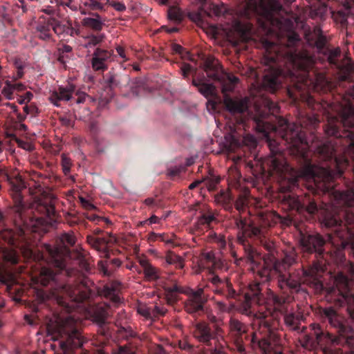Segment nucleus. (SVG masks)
I'll use <instances>...</instances> for the list:
<instances>
[{"label": "nucleus", "instance_id": "052dcab7", "mask_svg": "<svg viewBox=\"0 0 354 354\" xmlns=\"http://www.w3.org/2000/svg\"><path fill=\"white\" fill-rule=\"evenodd\" d=\"M81 203L82 205L88 209H92L95 208V206L91 204L88 201L86 200L84 198H80Z\"/></svg>", "mask_w": 354, "mask_h": 354}, {"label": "nucleus", "instance_id": "9d476101", "mask_svg": "<svg viewBox=\"0 0 354 354\" xmlns=\"http://www.w3.org/2000/svg\"><path fill=\"white\" fill-rule=\"evenodd\" d=\"M323 315L329 324L337 330L339 336L334 342L337 344H342L348 347L350 352L354 354V330L346 326L344 318L339 315L333 308H326L323 310Z\"/></svg>", "mask_w": 354, "mask_h": 354}, {"label": "nucleus", "instance_id": "20e7f679", "mask_svg": "<svg viewBox=\"0 0 354 354\" xmlns=\"http://www.w3.org/2000/svg\"><path fill=\"white\" fill-rule=\"evenodd\" d=\"M275 212L263 214L259 223L248 222L242 218H236L235 223L239 230L238 242L243 246L248 262L252 269L260 276L263 269V260L266 256L275 255L276 246L267 237L268 228L274 226L281 220Z\"/></svg>", "mask_w": 354, "mask_h": 354}, {"label": "nucleus", "instance_id": "6e6552de", "mask_svg": "<svg viewBox=\"0 0 354 354\" xmlns=\"http://www.w3.org/2000/svg\"><path fill=\"white\" fill-rule=\"evenodd\" d=\"M310 6V18L317 21H323L327 17L329 8L331 17L342 28H346L348 18L354 12V0H344L336 9L327 5L325 0H306Z\"/></svg>", "mask_w": 354, "mask_h": 354}, {"label": "nucleus", "instance_id": "680f3d73", "mask_svg": "<svg viewBox=\"0 0 354 354\" xmlns=\"http://www.w3.org/2000/svg\"><path fill=\"white\" fill-rule=\"evenodd\" d=\"M190 18L194 20L196 22H202V13L198 12L196 14H190L189 15Z\"/></svg>", "mask_w": 354, "mask_h": 354}, {"label": "nucleus", "instance_id": "f8f14e48", "mask_svg": "<svg viewBox=\"0 0 354 354\" xmlns=\"http://www.w3.org/2000/svg\"><path fill=\"white\" fill-rule=\"evenodd\" d=\"M197 272H201L204 270H207L208 275L207 280L213 285L217 286L222 283V280L218 275L214 274V270H222L224 268V262L219 258L215 257L212 252L202 254L199 260L197 261Z\"/></svg>", "mask_w": 354, "mask_h": 354}, {"label": "nucleus", "instance_id": "ddd939ff", "mask_svg": "<svg viewBox=\"0 0 354 354\" xmlns=\"http://www.w3.org/2000/svg\"><path fill=\"white\" fill-rule=\"evenodd\" d=\"M77 97L75 102L77 104L84 103L86 98L88 97L84 92L77 91L75 92V86L73 84H68L66 87L60 86L57 91H53L49 97V100L56 106H59L60 101H68L73 99V94Z\"/></svg>", "mask_w": 354, "mask_h": 354}, {"label": "nucleus", "instance_id": "774afa93", "mask_svg": "<svg viewBox=\"0 0 354 354\" xmlns=\"http://www.w3.org/2000/svg\"><path fill=\"white\" fill-rule=\"evenodd\" d=\"M158 236H162L160 234H156L155 232H151L149 234V240L151 241H155L157 239H158Z\"/></svg>", "mask_w": 354, "mask_h": 354}, {"label": "nucleus", "instance_id": "de8ad7c7", "mask_svg": "<svg viewBox=\"0 0 354 354\" xmlns=\"http://www.w3.org/2000/svg\"><path fill=\"white\" fill-rule=\"evenodd\" d=\"M5 260L11 265H16L19 261V258L15 252H6L4 255Z\"/></svg>", "mask_w": 354, "mask_h": 354}, {"label": "nucleus", "instance_id": "bb28decb", "mask_svg": "<svg viewBox=\"0 0 354 354\" xmlns=\"http://www.w3.org/2000/svg\"><path fill=\"white\" fill-rule=\"evenodd\" d=\"M34 97V93L32 91H25L24 87V113L26 115H30L31 118H34L38 113V109L34 102H31V100Z\"/></svg>", "mask_w": 354, "mask_h": 354}, {"label": "nucleus", "instance_id": "f257e3e1", "mask_svg": "<svg viewBox=\"0 0 354 354\" xmlns=\"http://www.w3.org/2000/svg\"><path fill=\"white\" fill-rule=\"evenodd\" d=\"M24 175V192L26 190L32 198V202L29 208L37 212L40 216H35L30 224H28L24 215V263L27 257H32L34 264L30 265L32 270H26L24 265V274H28V280L24 278V288H26L25 281H31L34 284L46 286L50 281L56 280V275L61 273L72 279L77 274V270L67 267V261L71 258V250L68 248L73 246L76 242V237L73 231L64 232L59 236L61 245L52 246L44 244L41 251L37 254L26 247L25 230L30 226L32 231L37 232L44 225V216L53 217L55 216V198L46 194L43 192L39 183L32 181L26 183Z\"/></svg>", "mask_w": 354, "mask_h": 354}, {"label": "nucleus", "instance_id": "f704fd0d", "mask_svg": "<svg viewBox=\"0 0 354 354\" xmlns=\"http://www.w3.org/2000/svg\"><path fill=\"white\" fill-rule=\"evenodd\" d=\"M337 68L340 70L345 76H349L354 73V62L349 57H345Z\"/></svg>", "mask_w": 354, "mask_h": 354}, {"label": "nucleus", "instance_id": "aec40b11", "mask_svg": "<svg viewBox=\"0 0 354 354\" xmlns=\"http://www.w3.org/2000/svg\"><path fill=\"white\" fill-rule=\"evenodd\" d=\"M105 78L106 83L111 89L121 88L127 86L130 84V77L124 73L109 71L106 73Z\"/></svg>", "mask_w": 354, "mask_h": 354}, {"label": "nucleus", "instance_id": "69168bd1", "mask_svg": "<svg viewBox=\"0 0 354 354\" xmlns=\"http://www.w3.org/2000/svg\"><path fill=\"white\" fill-rule=\"evenodd\" d=\"M62 53H68L72 51V47L69 45H64L62 48L59 49Z\"/></svg>", "mask_w": 354, "mask_h": 354}, {"label": "nucleus", "instance_id": "49530a36", "mask_svg": "<svg viewBox=\"0 0 354 354\" xmlns=\"http://www.w3.org/2000/svg\"><path fill=\"white\" fill-rule=\"evenodd\" d=\"M85 5L93 10H102L104 8L103 4L98 0H88L86 1Z\"/></svg>", "mask_w": 354, "mask_h": 354}, {"label": "nucleus", "instance_id": "09e8293b", "mask_svg": "<svg viewBox=\"0 0 354 354\" xmlns=\"http://www.w3.org/2000/svg\"><path fill=\"white\" fill-rule=\"evenodd\" d=\"M183 169L184 167L183 166H175L174 167H170L167 169V175L171 178H172L176 176H178Z\"/></svg>", "mask_w": 354, "mask_h": 354}, {"label": "nucleus", "instance_id": "bf43d9fd", "mask_svg": "<svg viewBox=\"0 0 354 354\" xmlns=\"http://www.w3.org/2000/svg\"><path fill=\"white\" fill-rule=\"evenodd\" d=\"M160 218L156 215H152L149 218L144 221V223H148V225H151L153 223H159Z\"/></svg>", "mask_w": 354, "mask_h": 354}, {"label": "nucleus", "instance_id": "1a4fd4ad", "mask_svg": "<svg viewBox=\"0 0 354 354\" xmlns=\"http://www.w3.org/2000/svg\"><path fill=\"white\" fill-rule=\"evenodd\" d=\"M58 335L61 337L60 347L64 354H72L74 348H80L84 338L77 326V321L71 316L65 318L58 325Z\"/></svg>", "mask_w": 354, "mask_h": 354}, {"label": "nucleus", "instance_id": "7ed1b4c3", "mask_svg": "<svg viewBox=\"0 0 354 354\" xmlns=\"http://www.w3.org/2000/svg\"><path fill=\"white\" fill-rule=\"evenodd\" d=\"M300 243L303 257L314 255L313 263L307 269L303 268L304 282L313 283L315 288H325L324 281L328 280V288H351L354 285V265L346 263L337 271H329L325 275V262L328 253L326 240L319 234H301Z\"/></svg>", "mask_w": 354, "mask_h": 354}, {"label": "nucleus", "instance_id": "58836bf2", "mask_svg": "<svg viewBox=\"0 0 354 354\" xmlns=\"http://www.w3.org/2000/svg\"><path fill=\"white\" fill-rule=\"evenodd\" d=\"M169 19L180 23L183 19V14L181 10L177 7H171L168 10Z\"/></svg>", "mask_w": 354, "mask_h": 354}, {"label": "nucleus", "instance_id": "e433bc0d", "mask_svg": "<svg viewBox=\"0 0 354 354\" xmlns=\"http://www.w3.org/2000/svg\"><path fill=\"white\" fill-rule=\"evenodd\" d=\"M267 290L269 293L270 299H272V301L275 306V308H280L283 304L290 301L291 298L290 296L278 295L272 292L271 289H267Z\"/></svg>", "mask_w": 354, "mask_h": 354}, {"label": "nucleus", "instance_id": "dca6fc26", "mask_svg": "<svg viewBox=\"0 0 354 354\" xmlns=\"http://www.w3.org/2000/svg\"><path fill=\"white\" fill-rule=\"evenodd\" d=\"M112 50L96 48L92 54V69L98 73H103L108 69L109 63L112 60Z\"/></svg>", "mask_w": 354, "mask_h": 354}, {"label": "nucleus", "instance_id": "a878e982", "mask_svg": "<svg viewBox=\"0 0 354 354\" xmlns=\"http://www.w3.org/2000/svg\"><path fill=\"white\" fill-rule=\"evenodd\" d=\"M91 17H84L82 20V26L94 32H100L104 25L102 17L97 13H91Z\"/></svg>", "mask_w": 354, "mask_h": 354}, {"label": "nucleus", "instance_id": "c9c22d12", "mask_svg": "<svg viewBox=\"0 0 354 354\" xmlns=\"http://www.w3.org/2000/svg\"><path fill=\"white\" fill-rule=\"evenodd\" d=\"M129 89L135 95H138L140 91L145 90V82L142 78L137 77L133 80H130Z\"/></svg>", "mask_w": 354, "mask_h": 354}, {"label": "nucleus", "instance_id": "2f4dec72", "mask_svg": "<svg viewBox=\"0 0 354 354\" xmlns=\"http://www.w3.org/2000/svg\"><path fill=\"white\" fill-rule=\"evenodd\" d=\"M192 84L198 88V91L205 97L214 95V86L211 84L202 82L201 80H193Z\"/></svg>", "mask_w": 354, "mask_h": 354}, {"label": "nucleus", "instance_id": "6e6d98bb", "mask_svg": "<svg viewBox=\"0 0 354 354\" xmlns=\"http://www.w3.org/2000/svg\"><path fill=\"white\" fill-rule=\"evenodd\" d=\"M117 11L122 12L126 10V6L121 2L113 1L110 3Z\"/></svg>", "mask_w": 354, "mask_h": 354}, {"label": "nucleus", "instance_id": "72a5a7b5", "mask_svg": "<svg viewBox=\"0 0 354 354\" xmlns=\"http://www.w3.org/2000/svg\"><path fill=\"white\" fill-rule=\"evenodd\" d=\"M165 261L168 264L176 265V267L178 269H183L184 268V260L183 259L176 254L172 251H168L165 255Z\"/></svg>", "mask_w": 354, "mask_h": 354}, {"label": "nucleus", "instance_id": "3c124183", "mask_svg": "<svg viewBox=\"0 0 354 354\" xmlns=\"http://www.w3.org/2000/svg\"><path fill=\"white\" fill-rule=\"evenodd\" d=\"M179 348L181 350L187 351L188 353H192L194 350V346L186 341H180L178 342Z\"/></svg>", "mask_w": 354, "mask_h": 354}, {"label": "nucleus", "instance_id": "0e129e2a", "mask_svg": "<svg viewBox=\"0 0 354 354\" xmlns=\"http://www.w3.org/2000/svg\"><path fill=\"white\" fill-rule=\"evenodd\" d=\"M15 66L17 69V75L19 77H22V64L18 61L15 62Z\"/></svg>", "mask_w": 354, "mask_h": 354}, {"label": "nucleus", "instance_id": "a19ab883", "mask_svg": "<svg viewBox=\"0 0 354 354\" xmlns=\"http://www.w3.org/2000/svg\"><path fill=\"white\" fill-rule=\"evenodd\" d=\"M104 39V34L92 35L88 37L87 47L95 46L100 44Z\"/></svg>", "mask_w": 354, "mask_h": 354}, {"label": "nucleus", "instance_id": "7c9ffc66", "mask_svg": "<svg viewBox=\"0 0 354 354\" xmlns=\"http://www.w3.org/2000/svg\"><path fill=\"white\" fill-rule=\"evenodd\" d=\"M12 196L15 203V211L19 216H22V189L19 185H13Z\"/></svg>", "mask_w": 354, "mask_h": 354}, {"label": "nucleus", "instance_id": "603ef678", "mask_svg": "<svg viewBox=\"0 0 354 354\" xmlns=\"http://www.w3.org/2000/svg\"><path fill=\"white\" fill-rule=\"evenodd\" d=\"M313 327L314 330V335H315L317 340L319 342L325 333L322 330L319 324H313Z\"/></svg>", "mask_w": 354, "mask_h": 354}, {"label": "nucleus", "instance_id": "412c9836", "mask_svg": "<svg viewBox=\"0 0 354 354\" xmlns=\"http://www.w3.org/2000/svg\"><path fill=\"white\" fill-rule=\"evenodd\" d=\"M22 122L19 120L15 122L12 126L8 128L6 131V142H8L10 147L14 143H17L19 148H22ZM12 149V148H10Z\"/></svg>", "mask_w": 354, "mask_h": 354}, {"label": "nucleus", "instance_id": "6ab92c4d", "mask_svg": "<svg viewBox=\"0 0 354 354\" xmlns=\"http://www.w3.org/2000/svg\"><path fill=\"white\" fill-rule=\"evenodd\" d=\"M306 39L309 45L315 47L322 53L328 47L326 46L327 39L320 27L315 26L312 32L306 34Z\"/></svg>", "mask_w": 354, "mask_h": 354}, {"label": "nucleus", "instance_id": "4c0bfd02", "mask_svg": "<svg viewBox=\"0 0 354 354\" xmlns=\"http://www.w3.org/2000/svg\"><path fill=\"white\" fill-rule=\"evenodd\" d=\"M65 221L71 227L75 225L85 226L86 223L81 216L72 213H68L66 215Z\"/></svg>", "mask_w": 354, "mask_h": 354}, {"label": "nucleus", "instance_id": "a211bd4d", "mask_svg": "<svg viewBox=\"0 0 354 354\" xmlns=\"http://www.w3.org/2000/svg\"><path fill=\"white\" fill-rule=\"evenodd\" d=\"M328 293L335 292L337 290L339 295L337 298V304L340 306H346L347 311L351 318L354 321V294L351 293V289H343L345 290L342 292V289H326Z\"/></svg>", "mask_w": 354, "mask_h": 354}, {"label": "nucleus", "instance_id": "473e14b6", "mask_svg": "<svg viewBox=\"0 0 354 354\" xmlns=\"http://www.w3.org/2000/svg\"><path fill=\"white\" fill-rule=\"evenodd\" d=\"M340 50L339 48H326L322 53L326 57V59L328 63L335 66V67H338L340 63L338 62V57L340 56Z\"/></svg>", "mask_w": 354, "mask_h": 354}, {"label": "nucleus", "instance_id": "5fc2aeb1", "mask_svg": "<svg viewBox=\"0 0 354 354\" xmlns=\"http://www.w3.org/2000/svg\"><path fill=\"white\" fill-rule=\"evenodd\" d=\"M80 283L82 285V288H90L92 282L86 277L80 276Z\"/></svg>", "mask_w": 354, "mask_h": 354}, {"label": "nucleus", "instance_id": "e2e57ef3", "mask_svg": "<svg viewBox=\"0 0 354 354\" xmlns=\"http://www.w3.org/2000/svg\"><path fill=\"white\" fill-rule=\"evenodd\" d=\"M118 354H134V353L127 347L120 346Z\"/></svg>", "mask_w": 354, "mask_h": 354}, {"label": "nucleus", "instance_id": "f03ea898", "mask_svg": "<svg viewBox=\"0 0 354 354\" xmlns=\"http://www.w3.org/2000/svg\"><path fill=\"white\" fill-rule=\"evenodd\" d=\"M300 40L297 33H292L287 44H278L268 38L261 39L264 53L260 72L263 73L262 86L267 91L275 93L286 78L305 82L315 61L306 50H298L295 45Z\"/></svg>", "mask_w": 354, "mask_h": 354}, {"label": "nucleus", "instance_id": "8fccbe9b", "mask_svg": "<svg viewBox=\"0 0 354 354\" xmlns=\"http://www.w3.org/2000/svg\"><path fill=\"white\" fill-rule=\"evenodd\" d=\"M171 50L173 53L179 54L182 57H184L185 54L187 55V56L189 55L188 52L185 51L183 46L178 44H173L171 45Z\"/></svg>", "mask_w": 354, "mask_h": 354}, {"label": "nucleus", "instance_id": "864d4df0", "mask_svg": "<svg viewBox=\"0 0 354 354\" xmlns=\"http://www.w3.org/2000/svg\"><path fill=\"white\" fill-rule=\"evenodd\" d=\"M182 75L185 78L187 77L189 73L192 71V67L189 64H184L180 68Z\"/></svg>", "mask_w": 354, "mask_h": 354}, {"label": "nucleus", "instance_id": "4468645a", "mask_svg": "<svg viewBox=\"0 0 354 354\" xmlns=\"http://www.w3.org/2000/svg\"><path fill=\"white\" fill-rule=\"evenodd\" d=\"M167 290L165 292L166 299L169 304H172L175 300L176 297L174 296V293L176 292H184L190 293L192 307L194 311H198L203 310V306L207 301V298L204 295V289H164Z\"/></svg>", "mask_w": 354, "mask_h": 354}, {"label": "nucleus", "instance_id": "0eeeda50", "mask_svg": "<svg viewBox=\"0 0 354 354\" xmlns=\"http://www.w3.org/2000/svg\"><path fill=\"white\" fill-rule=\"evenodd\" d=\"M258 329L252 332L251 337L245 335L252 348H259L263 354H281L279 339L277 334V326L267 313H261L255 321Z\"/></svg>", "mask_w": 354, "mask_h": 354}, {"label": "nucleus", "instance_id": "423d86ee", "mask_svg": "<svg viewBox=\"0 0 354 354\" xmlns=\"http://www.w3.org/2000/svg\"><path fill=\"white\" fill-rule=\"evenodd\" d=\"M263 260V269L260 271V277L262 282L270 280L272 273L279 274V288H301V284H306L310 288H315L313 283L304 282L303 275L298 279H292L290 274H282L292 265L297 263L298 256L294 248H289L283 251V257L279 260L275 255L266 256Z\"/></svg>", "mask_w": 354, "mask_h": 354}, {"label": "nucleus", "instance_id": "a18cd8bd", "mask_svg": "<svg viewBox=\"0 0 354 354\" xmlns=\"http://www.w3.org/2000/svg\"><path fill=\"white\" fill-rule=\"evenodd\" d=\"M248 198L245 195H240L239 198L236 199L235 202V207L239 211L241 212L243 210L244 207L247 204Z\"/></svg>", "mask_w": 354, "mask_h": 354}, {"label": "nucleus", "instance_id": "c03bdc74", "mask_svg": "<svg viewBox=\"0 0 354 354\" xmlns=\"http://www.w3.org/2000/svg\"><path fill=\"white\" fill-rule=\"evenodd\" d=\"M285 323L287 326L296 330L298 328L299 322L293 314L286 315L284 317Z\"/></svg>", "mask_w": 354, "mask_h": 354}, {"label": "nucleus", "instance_id": "79ce46f5", "mask_svg": "<svg viewBox=\"0 0 354 354\" xmlns=\"http://www.w3.org/2000/svg\"><path fill=\"white\" fill-rule=\"evenodd\" d=\"M61 165L64 175H68L71 171L72 162L71 160L66 154L63 153L62 155Z\"/></svg>", "mask_w": 354, "mask_h": 354}, {"label": "nucleus", "instance_id": "c85d7f7f", "mask_svg": "<svg viewBox=\"0 0 354 354\" xmlns=\"http://www.w3.org/2000/svg\"><path fill=\"white\" fill-rule=\"evenodd\" d=\"M214 200L218 205H220L227 211H231L233 208V199L228 192L221 190L218 194L215 195Z\"/></svg>", "mask_w": 354, "mask_h": 354}, {"label": "nucleus", "instance_id": "4d7b16f0", "mask_svg": "<svg viewBox=\"0 0 354 354\" xmlns=\"http://www.w3.org/2000/svg\"><path fill=\"white\" fill-rule=\"evenodd\" d=\"M115 50H116V52L118 53V54L120 55V57L123 59L124 62H126L128 60V58L127 57L126 54H125V50L122 46H118L116 47Z\"/></svg>", "mask_w": 354, "mask_h": 354}, {"label": "nucleus", "instance_id": "13d9d810", "mask_svg": "<svg viewBox=\"0 0 354 354\" xmlns=\"http://www.w3.org/2000/svg\"><path fill=\"white\" fill-rule=\"evenodd\" d=\"M151 354H167V353L162 346L156 345L153 348Z\"/></svg>", "mask_w": 354, "mask_h": 354}, {"label": "nucleus", "instance_id": "9b49d317", "mask_svg": "<svg viewBox=\"0 0 354 354\" xmlns=\"http://www.w3.org/2000/svg\"><path fill=\"white\" fill-rule=\"evenodd\" d=\"M28 28L31 30L35 29L37 37L46 41L52 39L53 32L59 35L64 31V28L57 19L44 15L40 16L37 20L32 18L28 23Z\"/></svg>", "mask_w": 354, "mask_h": 354}, {"label": "nucleus", "instance_id": "c756f323", "mask_svg": "<svg viewBox=\"0 0 354 354\" xmlns=\"http://www.w3.org/2000/svg\"><path fill=\"white\" fill-rule=\"evenodd\" d=\"M138 313L145 317L147 319H151L153 317H158V315H164L165 310L160 309L158 306H155L153 309L149 307H147L144 305H140L137 309Z\"/></svg>", "mask_w": 354, "mask_h": 354}, {"label": "nucleus", "instance_id": "39448f33", "mask_svg": "<svg viewBox=\"0 0 354 354\" xmlns=\"http://www.w3.org/2000/svg\"><path fill=\"white\" fill-rule=\"evenodd\" d=\"M39 303L55 301L66 311L71 313L76 308L88 310L95 297L104 295L114 306L119 305L121 297L115 292L117 289H34Z\"/></svg>", "mask_w": 354, "mask_h": 354}, {"label": "nucleus", "instance_id": "ea45409f", "mask_svg": "<svg viewBox=\"0 0 354 354\" xmlns=\"http://www.w3.org/2000/svg\"><path fill=\"white\" fill-rule=\"evenodd\" d=\"M4 292L7 293L8 296L17 304H21L22 301V294L21 290L22 289H3Z\"/></svg>", "mask_w": 354, "mask_h": 354}, {"label": "nucleus", "instance_id": "b1692460", "mask_svg": "<svg viewBox=\"0 0 354 354\" xmlns=\"http://www.w3.org/2000/svg\"><path fill=\"white\" fill-rule=\"evenodd\" d=\"M216 212L208 209L207 212H203L197 218L194 225L197 230H202L203 227L211 228L213 223H217Z\"/></svg>", "mask_w": 354, "mask_h": 354}, {"label": "nucleus", "instance_id": "338daca9", "mask_svg": "<svg viewBox=\"0 0 354 354\" xmlns=\"http://www.w3.org/2000/svg\"><path fill=\"white\" fill-rule=\"evenodd\" d=\"M144 203L148 206H153L155 205V200L153 198H147L145 200Z\"/></svg>", "mask_w": 354, "mask_h": 354}, {"label": "nucleus", "instance_id": "37998d69", "mask_svg": "<svg viewBox=\"0 0 354 354\" xmlns=\"http://www.w3.org/2000/svg\"><path fill=\"white\" fill-rule=\"evenodd\" d=\"M205 185L208 191L213 192L216 189L217 185L220 183V178L213 176L205 179Z\"/></svg>", "mask_w": 354, "mask_h": 354}, {"label": "nucleus", "instance_id": "f3484780", "mask_svg": "<svg viewBox=\"0 0 354 354\" xmlns=\"http://www.w3.org/2000/svg\"><path fill=\"white\" fill-rule=\"evenodd\" d=\"M230 328L235 336L233 349L237 351L240 354H247L243 335L247 333L248 327L239 320L231 318L230 320Z\"/></svg>", "mask_w": 354, "mask_h": 354}, {"label": "nucleus", "instance_id": "cd10ccee", "mask_svg": "<svg viewBox=\"0 0 354 354\" xmlns=\"http://www.w3.org/2000/svg\"><path fill=\"white\" fill-rule=\"evenodd\" d=\"M0 283L6 285V288L19 284L15 272L0 266Z\"/></svg>", "mask_w": 354, "mask_h": 354}, {"label": "nucleus", "instance_id": "5701e85b", "mask_svg": "<svg viewBox=\"0 0 354 354\" xmlns=\"http://www.w3.org/2000/svg\"><path fill=\"white\" fill-rule=\"evenodd\" d=\"M87 242L93 248L101 253L104 257H109V252L108 250L109 241L107 239L88 235L87 236Z\"/></svg>", "mask_w": 354, "mask_h": 354}, {"label": "nucleus", "instance_id": "2eb2a0df", "mask_svg": "<svg viewBox=\"0 0 354 354\" xmlns=\"http://www.w3.org/2000/svg\"><path fill=\"white\" fill-rule=\"evenodd\" d=\"M243 289H226L230 297L234 298L241 302L243 308L245 310L250 308L251 305L254 303L260 302V295L262 289H250L251 292H243L241 291Z\"/></svg>", "mask_w": 354, "mask_h": 354}, {"label": "nucleus", "instance_id": "4be33fe9", "mask_svg": "<svg viewBox=\"0 0 354 354\" xmlns=\"http://www.w3.org/2000/svg\"><path fill=\"white\" fill-rule=\"evenodd\" d=\"M193 334L195 338L207 345L209 344L210 340L213 337L208 324L204 322L198 323L195 326Z\"/></svg>", "mask_w": 354, "mask_h": 354}, {"label": "nucleus", "instance_id": "393cba45", "mask_svg": "<svg viewBox=\"0 0 354 354\" xmlns=\"http://www.w3.org/2000/svg\"><path fill=\"white\" fill-rule=\"evenodd\" d=\"M138 262L141 266L145 277L150 281H156L160 277V271L152 266L146 257H140Z\"/></svg>", "mask_w": 354, "mask_h": 354}]
</instances>
